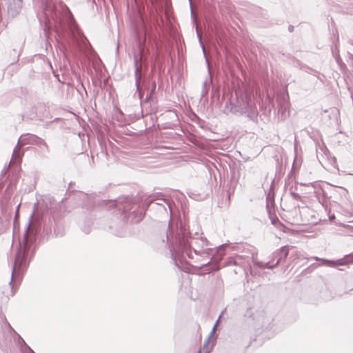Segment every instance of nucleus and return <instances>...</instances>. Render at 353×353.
<instances>
[{"instance_id":"obj_1","label":"nucleus","mask_w":353,"mask_h":353,"mask_svg":"<svg viewBox=\"0 0 353 353\" xmlns=\"http://www.w3.org/2000/svg\"><path fill=\"white\" fill-rule=\"evenodd\" d=\"M196 235V237L190 236L181 223L174 225L170 222L161 238V243L169 248L176 266L181 270H185L182 265L186 262V256L194 259L192 252L201 256H209L212 254V248L207 239L197 233Z\"/></svg>"},{"instance_id":"obj_2","label":"nucleus","mask_w":353,"mask_h":353,"mask_svg":"<svg viewBox=\"0 0 353 353\" xmlns=\"http://www.w3.org/2000/svg\"><path fill=\"white\" fill-rule=\"evenodd\" d=\"M34 214V211L30 216V220L27 225L26 230L24 234V237L22 244L20 243L19 248L18 249L12 267L11 281L9 283L12 290L14 288L12 281L14 278H18L21 276L26 268L34 254V245L33 237H32V229L30 228L32 223V219Z\"/></svg>"},{"instance_id":"obj_3","label":"nucleus","mask_w":353,"mask_h":353,"mask_svg":"<svg viewBox=\"0 0 353 353\" xmlns=\"http://www.w3.org/2000/svg\"><path fill=\"white\" fill-rule=\"evenodd\" d=\"M236 96L235 101L230 100L225 104V112L234 114H245L250 119L254 120L257 117V109L251 96L245 94L239 97L237 94Z\"/></svg>"},{"instance_id":"obj_4","label":"nucleus","mask_w":353,"mask_h":353,"mask_svg":"<svg viewBox=\"0 0 353 353\" xmlns=\"http://www.w3.org/2000/svg\"><path fill=\"white\" fill-rule=\"evenodd\" d=\"M50 16L55 21L59 28L65 31L68 29L72 37H75L76 33L79 34L78 26L76 23L74 19L67 6L62 8V17L57 12L54 6L50 7Z\"/></svg>"},{"instance_id":"obj_5","label":"nucleus","mask_w":353,"mask_h":353,"mask_svg":"<svg viewBox=\"0 0 353 353\" xmlns=\"http://www.w3.org/2000/svg\"><path fill=\"white\" fill-rule=\"evenodd\" d=\"M143 43L139 41V56L135 55L134 57V78H135V85L139 88V85H141V81L143 76V57L144 53V48Z\"/></svg>"},{"instance_id":"obj_6","label":"nucleus","mask_w":353,"mask_h":353,"mask_svg":"<svg viewBox=\"0 0 353 353\" xmlns=\"http://www.w3.org/2000/svg\"><path fill=\"white\" fill-rule=\"evenodd\" d=\"M18 145H35L41 148L44 146L46 152L49 151L48 146L43 139L32 134H26L21 135L18 140Z\"/></svg>"},{"instance_id":"obj_7","label":"nucleus","mask_w":353,"mask_h":353,"mask_svg":"<svg viewBox=\"0 0 353 353\" xmlns=\"http://www.w3.org/2000/svg\"><path fill=\"white\" fill-rule=\"evenodd\" d=\"M224 247H225V244L219 245L216 251V254H214L212 256V257H211L210 261L202 263L201 265V268L203 266L208 265H210V263L211 262H213L214 264L212 265V267L211 268L210 270H212V271L219 270L220 268L219 263L223 259V256L225 255Z\"/></svg>"},{"instance_id":"obj_8","label":"nucleus","mask_w":353,"mask_h":353,"mask_svg":"<svg viewBox=\"0 0 353 353\" xmlns=\"http://www.w3.org/2000/svg\"><path fill=\"white\" fill-rule=\"evenodd\" d=\"M278 112L281 114L282 119H285L289 115V103L288 97L285 94H281L277 97L276 99Z\"/></svg>"},{"instance_id":"obj_9","label":"nucleus","mask_w":353,"mask_h":353,"mask_svg":"<svg viewBox=\"0 0 353 353\" xmlns=\"http://www.w3.org/2000/svg\"><path fill=\"white\" fill-rule=\"evenodd\" d=\"M116 205L119 210L122 211L125 217H126V214L132 210V203L130 198H120L119 200L117 201Z\"/></svg>"},{"instance_id":"obj_10","label":"nucleus","mask_w":353,"mask_h":353,"mask_svg":"<svg viewBox=\"0 0 353 353\" xmlns=\"http://www.w3.org/2000/svg\"><path fill=\"white\" fill-rule=\"evenodd\" d=\"M22 3L23 0L10 2L7 9L8 15L12 18L17 17L21 11Z\"/></svg>"},{"instance_id":"obj_11","label":"nucleus","mask_w":353,"mask_h":353,"mask_svg":"<svg viewBox=\"0 0 353 353\" xmlns=\"http://www.w3.org/2000/svg\"><path fill=\"white\" fill-rule=\"evenodd\" d=\"M223 312H224V311H223V312H221V315L219 316V318H218V319L216 320V323H215V324H214V327H213V328H212V330L211 331V332H210V334L209 336H208V339L205 341V343H204V344H203V349L206 348V351H205V353H210V352H211L212 349L213 348V347H214V345H215V341H213L212 342V345H211L210 347H208L209 343H210V338H211L212 335L214 333L215 329H216V326H217V325H218V323H219V320H220V319H221V315H222V314H223Z\"/></svg>"},{"instance_id":"obj_12","label":"nucleus","mask_w":353,"mask_h":353,"mask_svg":"<svg viewBox=\"0 0 353 353\" xmlns=\"http://www.w3.org/2000/svg\"><path fill=\"white\" fill-rule=\"evenodd\" d=\"M22 146V145H18V143L17 144L13 150L12 157L10 161L11 163H19L21 162L23 156V152L21 150Z\"/></svg>"},{"instance_id":"obj_13","label":"nucleus","mask_w":353,"mask_h":353,"mask_svg":"<svg viewBox=\"0 0 353 353\" xmlns=\"http://www.w3.org/2000/svg\"><path fill=\"white\" fill-rule=\"evenodd\" d=\"M288 248L287 246H283L280 249L274 252L271 256L272 260L274 261V259H277V260L281 257V260L283 259H285L288 254Z\"/></svg>"},{"instance_id":"obj_14","label":"nucleus","mask_w":353,"mask_h":353,"mask_svg":"<svg viewBox=\"0 0 353 353\" xmlns=\"http://www.w3.org/2000/svg\"><path fill=\"white\" fill-rule=\"evenodd\" d=\"M196 33H197V36H198V39H199L201 47L202 48L203 54V55H204V57L205 58V61H206V63H207V65H208V70L210 72V66L209 59H208V57L207 56V52H206L205 46H204V44H203V43L202 41L201 34L199 32L198 27H196Z\"/></svg>"},{"instance_id":"obj_15","label":"nucleus","mask_w":353,"mask_h":353,"mask_svg":"<svg viewBox=\"0 0 353 353\" xmlns=\"http://www.w3.org/2000/svg\"><path fill=\"white\" fill-rule=\"evenodd\" d=\"M334 262L335 266L345 265L348 263H353V252L349 254H346L343 259H339Z\"/></svg>"},{"instance_id":"obj_16","label":"nucleus","mask_w":353,"mask_h":353,"mask_svg":"<svg viewBox=\"0 0 353 353\" xmlns=\"http://www.w3.org/2000/svg\"><path fill=\"white\" fill-rule=\"evenodd\" d=\"M8 326L9 327V329L13 332L15 334L17 335V337H18V341H19V343H21L22 345H23L24 346H26L32 353H34V351L26 343V342L24 341V340L21 337L20 335H19L14 330L13 328L10 326V325L9 323H8Z\"/></svg>"},{"instance_id":"obj_17","label":"nucleus","mask_w":353,"mask_h":353,"mask_svg":"<svg viewBox=\"0 0 353 353\" xmlns=\"http://www.w3.org/2000/svg\"><path fill=\"white\" fill-rule=\"evenodd\" d=\"M281 257H280L278 260H276V263L273 265H270V262L264 263L263 269L272 270L274 268L277 267L278 265L281 263Z\"/></svg>"},{"instance_id":"obj_18","label":"nucleus","mask_w":353,"mask_h":353,"mask_svg":"<svg viewBox=\"0 0 353 353\" xmlns=\"http://www.w3.org/2000/svg\"><path fill=\"white\" fill-rule=\"evenodd\" d=\"M155 89H156V83L152 82L151 90L150 91V93L148 94V95L146 96V98L145 99V102L148 101L150 99L152 95L153 94V93L155 91Z\"/></svg>"},{"instance_id":"obj_19","label":"nucleus","mask_w":353,"mask_h":353,"mask_svg":"<svg viewBox=\"0 0 353 353\" xmlns=\"http://www.w3.org/2000/svg\"><path fill=\"white\" fill-rule=\"evenodd\" d=\"M314 259L316 260V261H323V263L327 264L328 265L330 266H332V267H334L335 266V262L333 261H328V260H326V259H320L319 257H314Z\"/></svg>"},{"instance_id":"obj_20","label":"nucleus","mask_w":353,"mask_h":353,"mask_svg":"<svg viewBox=\"0 0 353 353\" xmlns=\"http://www.w3.org/2000/svg\"><path fill=\"white\" fill-rule=\"evenodd\" d=\"M136 90H137V93L138 94V97L140 101V104L141 105L142 101H143V91L141 88V85H139V89L137 87H136Z\"/></svg>"},{"instance_id":"obj_21","label":"nucleus","mask_w":353,"mask_h":353,"mask_svg":"<svg viewBox=\"0 0 353 353\" xmlns=\"http://www.w3.org/2000/svg\"><path fill=\"white\" fill-rule=\"evenodd\" d=\"M252 262H253L254 265H255L256 267H257L260 269H263L264 263H263L262 261H259L253 258Z\"/></svg>"},{"instance_id":"obj_22","label":"nucleus","mask_w":353,"mask_h":353,"mask_svg":"<svg viewBox=\"0 0 353 353\" xmlns=\"http://www.w3.org/2000/svg\"><path fill=\"white\" fill-rule=\"evenodd\" d=\"M238 264L239 263H238L237 259H234V258L228 259L226 262V265H238Z\"/></svg>"},{"instance_id":"obj_23","label":"nucleus","mask_w":353,"mask_h":353,"mask_svg":"<svg viewBox=\"0 0 353 353\" xmlns=\"http://www.w3.org/2000/svg\"><path fill=\"white\" fill-rule=\"evenodd\" d=\"M307 72L312 74L313 72H316V71L312 68H310L308 67L304 66L303 68Z\"/></svg>"},{"instance_id":"obj_24","label":"nucleus","mask_w":353,"mask_h":353,"mask_svg":"<svg viewBox=\"0 0 353 353\" xmlns=\"http://www.w3.org/2000/svg\"><path fill=\"white\" fill-rule=\"evenodd\" d=\"M340 225L343 227V228H345L353 230V227L352 226L347 225V224H345V223H341Z\"/></svg>"},{"instance_id":"obj_25","label":"nucleus","mask_w":353,"mask_h":353,"mask_svg":"<svg viewBox=\"0 0 353 353\" xmlns=\"http://www.w3.org/2000/svg\"><path fill=\"white\" fill-rule=\"evenodd\" d=\"M39 149H40L41 152H43L44 154L48 152V151L46 152V148H44V146H41V148H39Z\"/></svg>"},{"instance_id":"obj_26","label":"nucleus","mask_w":353,"mask_h":353,"mask_svg":"<svg viewBox=\"0 0 353 353\" xmlns=\"http://www.w3.org/2000/svg\"><path fill=\"white\" fill-rule=\"evenodd\" d=\"M292 196L294 199H298L299 198V195L298 194H296V193H292Z\"/></svg>"},{"instance_id":"obj_27","label":"nucleus","mask_w":353,"mask_h":353,"mask_svg":"<svg viewBox=\"0 0 353 353\" xmlns=\"http://www.w3.org/2000/svg\"><path fill=\"white\" fill-rule=\"evenodd\" d=\"M162 201H163L165 204H167V205H168L169 208L170 209V203H169L167 201H165V199H163Z\"/></svg>"},{"instance_id":"obj_28","label":"nucleus","mask_w":353,"mask_h":353,"mask_svg":"<svg viewBox=\"0 0 353 353\" xmlns=\"http://www.w3.org/2000/svg\"><path fill=\"white\" fill-rule=\"evenodd\" d=\"M83 231L85 232V233H89L90 232V230H85V229H83Z\"/></svg>"},{"instance_id":"obj_29","label":"nucleus","mask_w":353,"mask_h":353,"mask_svg":"<svg viewBox=\"0 0 353 353\" xmlns=\"http://www.w3.org/2000/svg\"><path fill=\"white\" fill-rule=\"evenodd\" d=\"M335 218L334 215H332V216H330V220H332Z\"/></svg>"},{"instance_id":"obj_30","label":"nucleus","mask_w":353,"mask_h":353,"mask_svg":"<svg viewBox=\"0 0 353 353\" xmlns=\"http://www.w3.org/2000/svg\"><path fill=\"white\" fill-rule=\"evenodd\" d=\"M292 29H293V27H292V26H289V30L291 31V30H292Z\"/></svg>"},{"instance_id":"obj_31","label":"nucleus","mask_w":353,"mask_h":353,"mask_svg":"<svg viewBox=\"0 0 353 353\" xmlns=\"http://www.w3.org/2000/svg\"><path fill=\"white\" fill-rule=\"evenodd\" d=\"M156 203H157V205H163L162 203H161V202Z\"/></svg>"},{"instance_id":"obj_32","label":"nucleus","mask_w":353,"mask_h":353,"mask_svg":"<svg viewBox=\"0 0 353 353\" xmlns=\"http://www.w3.org/2000/svg\"><path fill=\"white\" fill-rule=\"evenodd\" d=\"M197 353H201V350L199 349V350L197 352Z\"/></svg>"}]
</instances>
